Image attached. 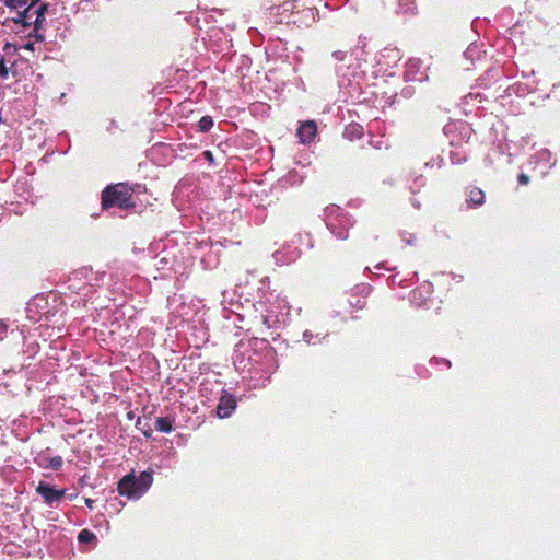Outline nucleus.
<instances>
[{
	"label": "nucleus",
	"mask_w": 560,
	"mask_h": 560,
	"mask_svg": "<svg viewBox=\"0 0 560 560\" xmlns=\"http://www.w3.org/2000/svg\"><path fill=\"white\" fill-rule=\"evenodd\" d=\"M130 199L131 189L124 184H117L115 186L106 188L103 191L102 205L105 208L114 206H117L119 208H129L133 206Z\"/></svg>",
	"instance_id": "f03ea898"
},
{
	"label": "nucleus",
	"mask_w": 560,
	"mask_h": 560,
	"mask_svg": "<svg viewBox=\"0 0 560 560\" xmlns=\"http://www.w3.org/2000/svg\"><path fill=\"white\" fill-rule=\"evenodd\" d=\"M316 133H317V126L312 120H307V121L303 122L298 130V136L302 143L312 142L315 139Z\"/></svg>",
	"instance_id": "20e7f679"
},
{
	"label": "nucleus",
	"mask_w": 560,
	"mask_h": 560,
	"mask_svg": "<svg viewBox=\"0 0 560 560\" xmlns=\"http://www.w3.org/2000/svg\"><path fill=\"white\" fill-rule=\"evenodd\" d=\"M517 182L520 185H527L529 183V176L522 173L517 176Z\"/></svg>",
	"instance_id": "9b49d317"
},
{
	"label": "nucleus",
	"mask_w": 560,
	"mask_h": 560,
	"mask_svg": "<svg viewBox=\"0 0 560 560\" xmlns=\"http://www.w3.org/2000/svg\"><path fill=\"white\" fill-rule=\"evenodd\" d=\"M85 504L89 506V508H92L93 505V501L91 499H85Z\"/></svg>",
	"instance_id": "2eb2a0df"
},
{
	"label": "nucleus",
	"mask_w": 560,
	"mask_h": 560,
	"mask_svg": "<svg viewBox=\"0 0 560 560\" xmlns=\"http://www.w3.org/2000/svg\"><path fill=\"white\" fill-rule=\"evenodd\" d=\"M61 464H62L61 458L60 457H56V458L51 459L50 467L57 469V468H59L61 466Z\"/></svg>",
	"instance_id": "4468645a"
},
{
	"label": "nucleus",
	"mask_w": 560,
	"mask_h": 560,
	"mask_svg": "<svg viewBox=\"0 0 560 560\" xmlns=\"http://www.w3.org/2000/svg\"><path fill=\"white\" fill-rule=\"evenodd\" d=\"M0 12H2V10L0 9Z\"/></svg>",
	"instance_id": "a211bd4d"
},
{
	"label": "nucleus",
	"mask_w": 560,
	"mask_h": 560,
	"mask_svg": "<svg viewBox=\"0 0 560 560\" xmlns=\"http://www.w3.org/2000/svg\"><path fill=\"white\" fill-rule=\"evenodd\" d=\"M4 330H5V326L2 323H0V332H3Z\"/></svg>",
	"instance_id": "f3484780"
},
{
	"label": "nucleus",
	"mask_w": 560,
	"mask_h": 560,
	"mask_svg": "<svg viewBox=\"0 0 560 560\" xmlns=\"http://www.w3.org/2000/svg\"><path fill=\"white\" fill-rule=\"evenodd\" d=\"M156 428L161 432H170V431H172V423H171V421L168 419L159 418L156 420Z\"/></svg>",
	"instance_id": "6e6552de"
},
{
	"label": "nucleus",
	"mask_w": 560,
	"mask_h": 560,
	"mask_svg": "<svg viewBox=\"0 0 560 560\" xmlns=\"http://www.w3.org/2000/svg\"><path fill=\"white\" fill-rule=\"evenodd\" d=\"M486 196L481 188L479 187H470L468 188V197L466 202L469 208H477L485 203Z\"/></svg>",
	"instance_id": "0eeeda50"
},
{
	"label": "nucleus",
	"mask_w": 560,
	"mask_h": 560,
	"mask_svg": "<svg viewBox=\"0 0 560 560\" xmlns=\"http://www.w3.org/2000/svg\"><path fill=\"white\" fill-rule=\"evenodd\" d=\"M36 491L43 497V499L47 503H52L54 501L59 500L63 495V490H56L44 482H39V485L36 488Z\"/></svg>",
	"instance_id": "423d86ee"
},
{
	"label": "nucleus",
	"mask_w": 560,
	"mask_h": 560,
	"mask_svg": "<svg viewBox=\"0 0 560 560\" xmlns=\"http://www.w3.org/2000/svg\"><path fill=\"white\" fill-rule=\"evenodd\" d=\"M8 74H9V70H8V68H7L5 63H4V61H3V60H1V61H0V77H2V78H7V77H8Z\"/></svg>",
	"instance_id": "f8f14e48"
},
{
	"label": "nucleus",
	"mask_w": 560,
	"mask_h": 560,
	"mask_svg": "<svg viewBox=\"0 0 560 560\" xmlns=\"http://www.w3.org/2000/svg\"><path fill=\"white\" fill-rule=\"evenodd\" d=\"M236 407V400L232 395H223L217 408L219 418H228Z\"/></svg>",
	"instance_id": "39448f33"
},
{
	"label": "nucleus",
	"mask_w": 560,
	"mask_h": 560,
	"mask_svg": "<svg viewBox=\"0 0 560 560\" xmlns=\"http://www.w3.org/2000/svg\"><path fill=\"white\" fill-rule=\"evenodd\" d=\"M213 125L212 118L209 116L202 117L198 122V128L200 131H208Z\"/></svg>",
	"instance_id": "1a4fd4ad"
},
{
	"label": "nucleus",
	"mask_w": 560,
	"mask_h": 560,
	"mask_svg": "<svg viewBox=\"0 0 560 560\" xmlns=\"http://www.w3.org/2000/svg\"><path fill=\"white\" fill-rule=\"evenodd\" d=\"M205 155H206V156H207V159H209V160L212 158L211 152H209V151H206V152H205Z\"/></svg>",
	"instance_id": "dca6fc26"
},
{
	"label": "nucleus",
	"mask_w": 560,
	"mask_h": 560,
	"mask_svg": "<svg viewBox=\"0 0 560 560\" xmlns=\"http://www.w3.org/2000/svg\"><path fill=\"white\" fill-rule=\"evenodd\" d=\"M362 133V127L359 126V125H352V138L355 136V137H360Z\"/></svg>",
	"instance_id": "ddd939ff"
},
{
	"label": "nucleus",
	"mask_w": 560,
	"mask_h": 560,
	"mask_svg": "<svg viewBox=\"0 0 560 560\" xmlns=\"http://www.w3.org/2000/svg\"><path fill=\"white\" fill-rule=\"evenodd\" d=\"M372 292V287L365 283H360L354 287L352 295L358 296L355 303L352 302V307L355 310H363L366 306L368 298Z\"/></svg>",
	"instance_id": "7ed1b4c3"
},
{
	"label": "nucleus",
	"mask_w": 560,
	"mask_h": 560,
	"mask_svg": "<svg viewBox=\"0 0 560 560\" xmlns=\"http://www.w3.org/2000/svg\"><path fill=\"white\" fill-rule=\"evenodd\" d=\"M78 539L80 542H91L95 540V535L88 529H83L80 532Z\"/></svg>",
	"instance_id": "9d476101"
},
{
	"label": "nucleus",
	"mask_w": 560,
	"mask_h": 560,
	"mask_svg": "<svg viewBox=\"0 0 560 560\" xmlns=\"http://www.w3.org/2000/svg\"><path fill=\"white\" fill-rule=\"evenodd\" d=\"M153 478L150 472H141L139 477L133 474L125 476L118 483V492L129 499L141 497L152 485Z\"/></svg>",
	"instance_id": "f257e3e1"
}]
</instances>
